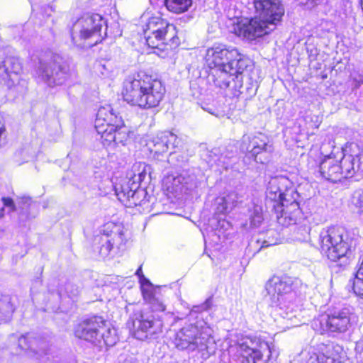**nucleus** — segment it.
<instances>
[{
  "label": "nucleus",
  "mask_w": 363,
  "mask_h": 363,
  "mask_svg": "<svg viewBox=\"0 0 363 363\" xmlns=\"http://www.w3.org/2000/svg\"><path fill=\"white\" fill-rule=\"evenodd\" d=\"M165 91L160 80L145 73H138L123 82V97L133 106L150 108L160 104Z\"/></svg>",
  "instance_id": "nucleus-1"
},
{
  "label": "nucleus",
  "mask_w": 363,
  "mask_h": 363,
  "mask_svg": "<svg viewBox=\"0 0 363 363\" xmlns=\"http://www.w3.org/2000/svg\"><path fill=\"white\" fill-rule=\"evenodd\" d=\"M352 242V239L340 227L323 229L319 234V244L322 252L331 261H340V265L348 264L353 248Z\"/></svg>",
  "instance_id": "nucleus-2"
},
{
  "label": "nucleus",
  "mask_w": 363,
  "mask_h": 363,
  "mask_svg": "<svg viewBox=\"0 0 363 363\" xmlns=\"http://www.w3.org/2000/svg\"><path fill=\"white\" fill-rule=\"evenodd\" d=\"M301 284L296 278L289 276H273L265 284V300L272 308L281 310L292 309L295 290Z\"/></svg>",
  "instance_id": "nucleus-3"
},
{
  "label": "nucleus",
  "mask_w": 363,
  "mask_h": 363,
  "mask_svg": "<svg viewBox=\"0 0 363 363\" xmlns=\"http://www.w3.org/2000/svg\"><path fill=\"white\" fill-rule=\"evenodd\" d=\"M74 335L88 341L96 346L111 347L118 341L116 330L107 325L106 320L101 316L86 318L74 328Z\"/></svg>",
  "instance_id": "nucleus-4"
},
{
  "label": "nucleus",
  "mask_w": 363,
  "mask_h": 363,
  "mask_svg": "<svg viewBox=\"0 0 363 363\" xmlns=\"http://www.w3.org/2000/svg\"><path fill=\"white\" fill-rule=\"evenodd\" d=\"M174 345L179 350L194 351L197 350L205 359L215 353L216 344L207 332L198 325L189 324L182 328L176 335Z\"/></svg>",
  "instance_id": "nucleus-5"
},
{
  "label": "nucleus",
  "mask_w": 363,
  "mask_h": 363,
  "mask_svg": "<svg viewBox=\"0 0 363 363\" xmlns=\"http://www.w3.org/2000/svg\"><path fill=\"white\" fill-rule=\"evenodd\" d=\"M143 30L147 45L150 48L164 50L166 45L172 48L179 44L176 27L160 16L150 18Z\"/></svg>",
  "instance_id": "nucleus-6"
},
{
  "label": "nucleus",
  "mask_w": 363,
  "mask_h": 363,
  "mask_svg": "<svg viewBox=\"0 0 363 363\" xmlns=\"http://www.w3.org/2000/svg\"><path fill=\"white\" fill-rule=\"evenodd\" d=\"M36 74L50 86L62 85L70 77L67 62L60 55H45L39 59Z\"/></svg>",
  "instance_id": "nucleus-7"
},
{
  "label": "nucleus",
  "mask_w": 363,
  "mask_h": 363,
  "mask_svg": "<svg viewBox=\"0 0 363 363\" xmlns=\"http://www.w3.org/2000/svg\"><path fill=\"white\" fill-rule=\"evenodd\" d=\"M352 318L351 308L345 306H333L328 310L325 315L315 320L314 325L319 326L321 333H345L351 328Z\"/></svg>",
  "instance_id": "nucleus-8"
},
{
  "label": "nucleus",
  "mask_w": 363,
  "mask_h": 363,
  "mask_svg": "<svg viewBox=\"0 0 363 363\" xmlns=\"http://www.w3.org/2000/svg\"><path fill=\"white\" fill-rule=\"evenodd\" d=\"M128 327L138 340H146L156 338L162 332L163 323L159 317L145 311H135L130 317Z\"/></svg>",
  "instance_id": "nucleus-9"
},
{
  "label": "nucleus",
  "mask_w": 363,
  "mask_h": 363,
  "mask_svg": "<svg viewBox=\"0 0 363 363\" xmlns=\"http://www.w3.org/2000/svg\"><path fill=\"white\" fill-rule=\"evenodd\" d=\"M206 60L209 68H230L233 73H238L246 67L235 48H228L224 45H214L206 51Z\"/></svg>",
  "instance_id": "nucleus-10"
},
{
  "label": "nucleus",
  "mask_w": 363,
  "mask_h": 363,
  "mask_svg": "<svg viewBox=\"0 0 363 363\" xmlns=\"http://www.w3.org/2000/svg\"><path fill=\"white\" fill-rule=\"evenodd\" d=\"M104 23L103 18L99 14L84 16L79 18L72 26L71 36L73 43L77 46H84L82 41L94 39L89 46L96 45L101 38V30Z\"/></svg>",
  "instance_id": "nucleus-11"
},
{
  "label": "nucleus",
  "mask_w": 363,
  "mask_h": 363,
  "mask_svg": "<svg viewBox=\"0 0 363 363\" xmlns=\"http://www.w3.org/2000/svg\"><path fill=\"white\" fill-rule=\"evenodd\" d=\"M300 201L301 196L296 190L287 186L277 205H273L276 211L280 208V213L277 214L279 224L287 227L296 223L301 215Z\"/></svg>",
  "instance_id": "nucleus-12"
},
{
  "label": "nucleus",
  "mask_w": 363,
  "mask_h": 363,
  "mask_svg": "<svg viewBox=\"0 0 363 363\" xmlns=\"http://www.w3.org/2000/svg\"><path fill=\"white\" fill-rule=\"evenodd\" d=\"M241 148L246 151L245 160H252L260 164L267 163L274 151V147L269 143L268 138L262 133H259L252 139L244 136Z\"/></svg>",
  "instance_id": "nucleus-13"
},
{
  "label": "nucleus",
  "mask_w": 363,
  "mask_h": 363,
  "mask_svg": "<svg viewBox=\"0 0 363 363\" xmlns=\"http://www.w3.org/2000/svg\"><path fill=\"white\" fill-rule=\"evenodd\" d=\"M272 23H268L257 15L250 20L239 22L234 28L235 33L249 40L269 34L275 29Z\"/></svg>",
  "instance_id": "nucleus-14"
},
{
  "label": "nucleus",
  "mask_w": 363,
  "mask_h": 363,
  "mask_svg": "<svg viewBox=\"0 0 363 363\" xmlns=\"http://www.w3.org/2000/svg\"><path fill=\"white\" fill-rule=\"evenodd\" d=\"M257 16L276 27L284 14L280 0H252Z\"/></svg>",
  "instance_id": "nucleus-15"
},
{
  "label": "nucleus",
  "mask_w": 363,
  "mask_h": 363,
  "mask_svg": "<svg viewBox=\"0 0 363 363\" xmlns=\"http://www.w3.org/2000/svg\"><path fill=\"white\" fill-rule=\"evenodd\" d=\"M211 72L208 74V79L209 82H212L216 86L220 89H226L229 86L230 80L234 81L235 87L242 86L243 76L245 67L241 69L242 72L238 73L230 70V68H210Z\"/></svg>",
  "instance_id": "nucleus-16"
},
{
  "label": "nucleus",
  "mask_w": 363,
  "mask_h": 363,
  "mask_svg": "<svg viewBox=\"0 0 363 363\" xmlns=\"http://www.w3.org/2000/svg\"><path fill=\"white\" fill-rule=\"evenodd\" d=\"M129 179L128 182L115 186L116 195L118 199L128 207L140 204V196H144V189H139V186Z\"/></svg>",
  "instance_id": "nucleus-17"
},
{
  "label": "nucleus",
  "mask_w": 363,
  "mask_h": 363,
  "mask_svg": "<svg viewBox=\"0 0 363 363\" xmlns=\"http://www.w3.org/2000/svg\"><path fill=\"white\" fill-rule=\"evenodd\" d=\"M345 151L350 153H345L340 160V167L342 169L343 179L352 177L360 169L359 155L361 150L355 143H351Z\"/></svg>",
  "instance_id": "nucleus-18"
},
{
  "label": "nucleus",
  "mask_w": 363,
  "mask_h": 363,
  "mask_svg": "<svg viewBox=\"0 0 363 363\" xmlns=\"http://www.w3.org/2000/svg\"><path fill=\"white\" fill-rule=\"evenodd\" d=\"M254 345L255 342L250 338L243 339L239 342L242 363H266L269 359L271 350L267 345H265L267 355H264L260 350L256 349Z\"/></svg>",
  "instance_id": "nucleus-19"
},
{
  "label": "nucleus",
  "mask_w": 363,
  "mask_h": 363,
  "mask_svg": "<svg viewBox=\"0 0 363 363\" xmlns=\"http://www.w3.org/2000/svg\"><path fill=\"white\" fill-rule=\"evenodd\" d=\"M317 173L325 179L333 183L340 182L343 179L339 160L330 155L325 156L320 160Z\"/></svg>",
  "instance_id": "nucleus-20"
},
{
  "label": "nucleus",
  "mask_w": 363,
  "mask_h": 363,
  "mask_svg": "<svg viewBox=\"0 0 363 363\" xmlns=\"http://www.w3.org/2000/svg\"><path fill=\"white\" fill-rule=\"evenodd\" d=\"M152 146L150 150L155 156H159L167 152L170 147L174 148L179 144L178 138L176 135L171 132H164L153 139Z\"/></svg>",
  "instance_id": "nucleus-21"
},
{
  "label": "nucleus",
  "mask_w": 363,
  "mask_h": 363,
  "mask_svg": "<svg viewBox=\"0 0 363 363\" xmlns=\"http://www.w3.org/2000/svg\"><path fill=\"white\" fill-rule=\"evenodd\" d=\"M288 184L289 181L284 177L271 179L266 191L267 199L274 201L277 205Z\"/></svg>",
  "instance_id": "nucleus-22"
},
{
  "label": "nucleus",
  "mask_w": 363,
  "mask_h": 363,
  "mask_svg": "<svg viewBox=\"0 0 363 363\" xmlns=\"http://www.w3.org/2000/svg\"><path fill=\"white\" fill-rule=\"evenodd\" d=\"M121 125V123H113L95 125L97 135L100 136L99 139L104 146H108L112 143L116 142V135L118 134Z\"/></svg>",
  "instance_id": "nucleus-23"
},
{
  "label": "nucleus",
  "mask_w": 363,
  "mask_h": 363,
  "mask_svg": "<svg viewBox=\"0 0 363 363\" xmlns=\"http://www.w3.org/2000/svg\"><path fill=\"white\" fill-rule=\"evenodd\" d=\"M104 228V232L109 233V238L112 240L114 245H116L118 248H121L122 245H125L126 230H125L123 226L116 225L113 223H107Z\"/></svg>",
  "instance_id": "nucleus-24"
},
{
  "label": "nucleus",
  "mask_w": 363,
  "mask_h": 363,
  "mask_svg": "<svg viewBox=\"0 0 363 363\" xmlns=\"http://www.w3.org/2000/svg\"><path fill=\"white\" fill-rule=\"evenodd\" d=\"M113 123H121V118L113 113L110 106L100 107L96 113L95 125Z\"/></svg>",
  "instance_id": "nucleus-25"
},
{
  "label": "nucleus",
  "mask_w": 363,
  "mask_h": 363,
  "mask_svg": "<svg viewBox=\"0 0 363 363\" xmlns=\"http://www.w3.org/2000/svg\"><path fill=\"white\" fill-rule=\"evenodd\" d=\"M192 4L193 0H164L167 10L177 14L187 11L192 6Z\"/></svg>",
  "instance_id": "nucleus-26"
},
{
  "label": "nucleus",
  "mask_w": 363,
  "mask_h": 363,
  "mask_svg": "<svg viewBox=\"0 0 363 363\" xmlns=\"http://www.w3.org/2000/svg\"><path fill=\"white\" fill-rule=\"evenodd\" d=\"M326 5L329 7L330 11L338 14H345L351 7L350 0H326Z\"/></svg>",
  "instance_id": "nucleus-27"
},
{
  "label": "nucleus",
  "mask_w": 363,
  "mask_h": 363,
  "mask_svg": "<svg viewBox=\"0 0 363 363\" xmlns=\"http://www.w3.org/2000/svg\"><path fill=\"white\" fill-rule=\"evenodd\" d=\"M150 167H147L145 163H140L134 164L133 166V175L130 178L132 182H135L139 186V184L145 180L147 176V169Z\"/></svg>",
  "instance_id": "nucleus-28"
},
{
  "label": "nucleus",
  "mask_w": 363,
  "mask_h": 363,
  "mask_svg": "<svg viewBox=\"0 0 363 363\" xmlns=\"http://www.w3.org/2000/svg\"><path fill=\"white\" fill-rule=\"evenodd\" d=\"M249 220L252 227L257 228L261 225L264 220L262 206H253L252 208L250 210Z\"/></svg>",
  "instance_id": "nucleus-29"
},
{
  "label": "nucleus",
  "mask_w": 363,
  "mask_h": 363,
  "mask_svg": "<svg viewBox=\"0 0 363 363\" xmlns=\"http://www.w3.org/2000/svg\"><path fill=\"white\" fill-rule=\"evenodd\" d=\"M99 240L101 243L99 253L102 257H105L108 255L114 245L112 242V240L109 238L108 232H104V234L100 237Z\"/></svg>",
  "instance_id": "nucleus-30"
},
{
  "label": "nucleus",
  "mask_w": 363,
  "mask_h": 363,
  "mask_svg": "<svg viewBox=\"0 0 363 363\" xmlns=\"http://www.w3.org/2000/svg\"><path fill=\"white\" fill-rule=\"evenodd\" d=\"M144 298L147 301L153 311H164L165 306L163 302L156 298L151 292L143 291Z\"/></svg>",
  "instance_id": "nucleus-31"
},
{
  "label": "nucleus",
  "mask_w": 363,
  "mask_h": 363,
  "mask_svg": "<svg viewBox=\"0 0 363 363\" xmlns=\"http://www.w3.org/2000/svg\"><path fill=\"white\" fill-rule=\"evenodd\" d=\"M311 226L306 223L297 227L294 231L296 240L300 242H308L311 240Z\"/></svg>",
  "instance_id": "nucleus-32"
},
{
  "label": "nucleus",
  "mask_w": 363,
  "mask_h": 363,
  "mask_svg": "<svg viewBox=\"0 0 363 363\" xmlns=\"http://www.w3.org/2000/svg\"><path fill=\"white\" fill-rule=\"evenodd\" d=\"M238 194L235 192H230L225 196L218 197L219 203L225 204L228 207V208L232 211V209L236 206L238 202Z\"/></svg>",
  "instance_id": "nucleus-33"
},
{
  "label": "nucleus",
  "mask_w": 363,
  "mask_h": 363,
  "mask_svg": "<svg viewBox=\"0 0 363 363\" xmlns=\"http://www.w3.org/2000/svg\"><path fill=\"white\" fill-rule=\"evenodd\" d=\"M349 84L352 91L359 88L363 84V71H354L352 72Z\"/></svg>",
  "instance_id": "nucleus-34"
},
{
  "label": "nucleus",
  "mask_w": 363,
  "mask_h": 363,
  "mask_svg": "<svg viewBox=\"0 0 363 363\" xmlns=\"http://www.w3.org/2000/svg\"><path fill=\"white\" fill-rule=\"evenodd\" d=\"M27 210V217L34 218L38 213V204L33 202L30 197L24 196V211Z\"/></svg>",
  "instance_id": "nucleus-35"
},
{
  "label": "nucleus",
  "mask_w": 363,
  "mask_h": 363,
  "mask_svg": "<svg viewBox=\"0 0 363 363\" xmlns=\"http://www.w3.org/2000/svg\"><path fill=\"white\" fill-rule=\"evenodd\" d=\"M233 155H234V152H233V150H231L230 152L225 153V152H220V150L218 148H213L211 151L210 157L212 158L210 161H213L215 162L217 161H220V162H225L224 160L223 161L222 160L223 158V159L230 158V157H233Z\"/></svg>",
  "instance_id": "nucleus-36"
},
{
  "label": "nucleus",
  "mask_w": 363,
  "mask_h": 363,
  "mask_svg": "<svg viewBox=\"0 0 363 363\" xmlns=\"http://www.w3.org/2000/svg\"><path fill=\"white\" fill-rule=\"evenodd\" d=\"M353 291L357 296L363 298V277L357 274L353 281Z\"/></svg>",
  "instance_id": "nucleus-37"
},
{
  "label": "nucleus",
  "mask_w": 363,
  "mask_h": 363,
  "mask_svg": "<svg viewBox=\"0 0 363 363\" xmlns=\"http://www.w3.org/2000/svg\"><path fill=\"white\" fill-rule=\"evenodd\" d=\"M352 203L359 208V211L363 212V189H359L354 192Z\"/></svg>",
  "instance_id": "nucleus-38"
},
{
  "label": "nucleus",
  "mask_w": 363,
  "mask_h": 363,
  "mask_svg": "<svg viewBox=\"0 0 363 363\" xmlns=\"http://www.w3.org/2000/svg\"><path fill=\"white\" fill-rule=\"evenodd\" d=\"M65 290L68 296L72 299L77 298L79 294V287L72 284H67Z\"/></svg>",
  "instance_id": "nucleus-39"
},
{
  "label": "nucleus",
  "mask_w": 363,
  "mask_h": 363,
  "mask_svg": "<svg viewBox=\"0 0 363 363\" xmlns=\"http://www.w3.org/2000/svg\"><path fill=\"white\" fill-rule=\"evenodd\" d=\"M211 305H212V299H211V298H208L201 305L194 306L193 307L192 311L194 312L200 313V312L207 311L208 309H209L211 308Z\"/></svg>",
  "instance_id": "nucleus-40"
},
{
  "label": "nucleus",
  "mask_w": 363,
  "mask_h": 363,
  "mask_svg": "<svg viewBox=\"0 0 363 363\" xmlns=\"http://www.w3.org/2000/svg\"><path fill=\"white\" fill-rule=\"evenodd\" d=\"M218 202V198L216 200V209H215V213L217 215H224L225 213H228L230 211V210L228 208V207L225 204L219 203Z\"/></svg>",
  "instance_id": "nucleus-41"
},
{
  "label": "nucleus",
  "mask_w": 363,
  "mask_h": 363,
  "mask_svg": "<svg viewBox=\"0 0 363 363\" xmlns=\"http://www.w3.org/2000/svg\"><path fill=\"white\" fill-rule=\"evenodd\" d=\"M301 4L307 6L308 8L312 9L319 5L323 0H297Z\"/></svg>",
  "instance_id": "nucleus-42"
},
{
  "label": "nucleus",
  "mask_w": 363,
  "mask_h": 363,
  "mask_svg": "<svg viewBox=\"0 0 363 363\" xmlns=\"http://www.w3.org/2000/svg\"><path fill=\"white\" fill-rule=\"evenodd\" d=\"M3 203H4V206H6V207H8L10 208V210L11 211H14L16 209V206H15V204H14V202L13 201V199L10 197H3L1 199Z\"/></svg>",
  "instance_id": "nucleus-43"
},
{
  "label": "nucleus",
  "mask_w": 363,
  "mask_h": 363,
  "mask_svg": "<svg viewBox=\"0 0 363 363\" xmlns=\"http://www.w3.org/2000/svg\"><path fill=\"white\" fill-rule=\"evenodd\" d=\"M172 180V191H177L178 190L179 186L181 184L182 181L183 180V178L182 177H169L168 180Z\"/></svg>",
  "instance_id": "nucleus-44"
},
{
  "label": "nucleus",
  "mask_w": 363,
  "mask_h": 363,
  "mask_svg": "<svg viewBox=\"0 0 363 363\" xmlns=\"http://www.w3.org/2000/svg\"><path fill=\"white\" fill-rule=\"evenodd\" d=\"M277 243V240H275V241L264 240L263 242V245L262 246V247H267V246H270V245H274Z\"/></svg>",
  "instance_id": "nucleus-45"
},
{
  "label": "nucleus",
  "mask_w": 363,
  "mask_h": 363,
  "mask_svg": "<svg viewBox=\"0 0 363 363\" xmlns=\"http://www.w3.org/2000/svg\"><path fill=\"white\" fill-rule=\"evenodd\" d=\"M218 224L219 225H220L221 228H225L226 229L230 227V223L229 222L225 220H219L218 221Z\"/></svg>",
  "instance_id": "nucleus-46"
},
{
  "label": "nucleus",
  "mask_w": 363,
  "mask_h": 363,
  "mask_svg": "<svg viewBox=\"0 0 363 363\" xmlns=\"http://www.w3.org/2000/svg\"><path fill=\"white\" fill-rule=\"evenodd\" d=\"M356 274L363 277V258Z\"/></svg>",
  "instance_id": "nucleus-47"
},
{
  "label": "nucleus",
  "mask_w": 363,
  "mask_h": 363,
  "mask_svg": "<svg viewBox=\"0 0 363 363\" xmlns=\"http://www.w3.org/2000/svg\"><path fill=\"white\" fill-rule=\"evenodd\" d=\"M135 274H136L137 276H138L140 279H141V277H143L144 279H145V278L144 277V276H143V271H142V268H141V267H140L137 269V271H136V272H135Z\"/></svg>",
  "instance_id": "nucleus-48"
},
{
  "label": "nucleus",
  "mask_w": 363,
  "mask_h": 363,
  "mask_svg": "<svg viewBox=\"0 0 363 363\" xmlns=\"http://www.w3.org/2000/svg\"><path fill=\"white\" fill-rule=\"evenodd\" d=\"M43 354L47 355V354H48V353H47V352L43 350L41 352V353L38 354V355H39V357L43 358V357H42V355H43Z\"/></svg>",
  "instance_id": "nucleus-49"
},
{
  "label": "nucleus",
  "mask_w": 363,
  "mask_h": 363,
  "mask_svg": "<svg viewBox=\"0 0 363 363\" xmlns=\"http://www.w3.org/2000/svg\"><path fill=\"white\" fill-rule=\"evenodd\" d=\"M268 233V234H270V235H273V234L274 233V231H272V230H269V231H268V233Z\"/></svg>",
  "instance_id": "nucleus-50"
},
{
  "label": "nucleus",
  "mask_w": 363,
  "mask_h": 363,
  "mask_svg": "<svg viewBox=\"0 0 363 363\" xmlns=\"http://www.w3.org/2000/svg\"><path fill=\"white\" fill-rule=\"evenodd\" d=\"M1 216L2 217V216H3L4 208H1Z\"/></svg>",
  "instance_id": "nucleus-51"
},
{
  "label": "nucleus",
  "mask_w": 363,
  "mask_h": 363,
  "mask_svg": "<svg viewBox=\"0 0 363 363\" xmlns=\"http://www.w3.org/2000/svg\"><path fill=\"white\" fill-rule=\"evenodd\" d=\"M29 353H30V352H29V351H28V350L26 352V355H28V354H29Z\"/></svg>",
  "instance_id": "nucleus-52"
},
{
  "label": "nucleus",
  "mask_w": 363,
  "mask_h": 363,
  "mask_svg": "<svg viewBox=\"0 0 363 363\" xmlns=\"http://www.w3.org/2000/svg\"><path fill=\"white\" fill-rule=\"evenodd\" d=\"M43 363H47L43 359H42Z\"/></svg>",
  "instance_id": "nucleus-53"
}]
</instances>
